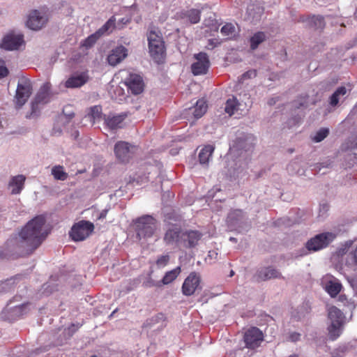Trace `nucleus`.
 <instances>
[{
  "instance_id": "obj_18",
  "label": "nucleus",
  "mask_w": 357,
  "mask_h": 357,
  "mask_svg": "<svg viewBox=\"0 0 357 357\" xmlns=\"http://www.w3.org/2000/svg\"><path fill=\"white\" fill-rule=\"evenodd\" d=\"M22 43V35H15L10 32L3 37L0 47L6 50H17Z\"/></svg>"
},
{
  "instance_id": "obj_30",
  "label": "nucleus",
  "mask_w": 357,
  "mask_h": 357,
  "mask_svg": "<svg viewBox=\"0 0 357 357\" xmlns=\"http://www.w3.org/2000/svg\"><path fill=\"white\" fill-rule=\"evenodd\" d=\"M207 104L204 99H199L197 101L194 108L193 115L195 118H201L206 112Z\"/></svg>"
},
{
  "instance_id": "obj_29",
  "label": "nucleus",
  "mask_w": 357,
  "mask_h": 357,
  "mask_svg": "<svg viewBox=\"0 0 357 357\" xmlns=\"http://www.w3.org/2000/svg\"><path fill=\"white\" fill-rule=\"evenodd\" d=\"M22 188V175L14 176L9 183V188L12 194H18Z\"/></svg>"
},
{
  "instance_id": "obj_43",
  "label": "nucleus",
  "mask_w": 357,
  "mask_h": 357,
  "mask_svg": "<svg viewBox=\"0 0 357 357\" xmlns=\"http://www.w3.org/2000/svg\"><path fill=\"white\" fill-rule=\"evenodd\" d=\"M169 259L170 257L169 255L159 256L155 261L156 266L159 268H164L168 264Z\"/></svg>"
},
{
  "instance_id": "obj_52",
  "label": "nucleus",
  "mask_w": 357,
  "mask_h": 357,
  "mask_svg": "<svg viewBox=\"0 0 357 357\" xmlns=\"http://www.w3.org/2000/svg\"><path fill=\"white\" fill-rule=\"evenodd\" d=\"M8 74V68L3 64H0V78L7 76Z\"/></svg>"
},
{
  "instance_id": "obj_36",
  "label": "nucleus",
  "mask_w": 357,
  "mask_h": 357,
  "mask_svg": "<svg viewBox=\"0 0 357 357\" xmlns=\"http://www.w3.org/2000/svg\"><path fill=\"white\" fill-rule=\"evenodd\" d=\"M52 174L56 180L65 181L68 178V174L64 172L63 167L61 165L53 167L52 169Z\"/></svg>"
},
{
  "instance_id": "obj_50",
  "label": "nucleus",
  "mask_w": 357,
  "mask_h": 357,
  "mask_svg": "<svg viewBox=\"0 0 357 357\" xmlns=\"http://www.w3.org/2000/svg\"><path fill=\"white\" fill-rule=\"evenodd\" d=\"M130 20L128 18L123 17L119 20L117 23H116V28L121 29L126 24H128Z\"/></svg>"
},
{
  "instance_id": "obj_46",
  "label": "nucleus",
  "mask_w": 357,
  "mask_h": 357,
  "mask_svg": "<svg viewBox=\"0 0 357 357\" xmlns=\"http://www.w3.org/2000/svg\"><path fill=\"white\" fill-rule=\"evenodd\" d=\"M101 110V107L97 105L91 108V116L93 120L98 119L100 116Z\"/></svg>"
},
{
  "instance_id": "obj_11",
  "label": "nucleus",
  "mask_w": 357,
  "mask_h": 357,
  "mask_svg": "<svg viewBox=\"0 0 357 357\" xmlns=\"http://www.w3.org/2000/svg\"><path fill=\"white\" fill-rule=\"evenodd\" d=\"M202 236V233L198 230L185 229L181 233V245L185 248H194L198 245Z\"/></svg>"
},
{
  "instance_id": "obj_20",
  "label": "nucleus",
  "mask_w": 357,
  "mask_h": 357,
  "mask_svg": "<svg viewBox=\"0 0 357 357\" xmlns=\"http://www.w3.org/2000/svg\"><path fill=\"white\" fill-rule=\"evenodd\" d=\"M128 114L123 112L119 114L105 115L104 121L106 126L111 130L122 128L124 120L127 118Z\"/></svg>"
},
{
  "instance_id": "obj_6",
  "label": "nucleus",
  "mask_w": 357,
  "mask_h": 357,
  "mask_svg": "<svg viewBox=\"0 0 357 357\" xmlns=\"http://www.w3.org/2000/svg\"><path fill=\"white\" fill-rule=\"evenodd\" d=\"M135 225L139 237L150 238L155 230V220L151 215H144L135 221Z\"/></svg>"
},
{
  "instance_id": "obj_35",
  "label": "nucleus",
  "mask_w": 357,
  "mask_h": 357,
  "mask_svg": "<svg viewBox=\"0 0 357 357\" xmlns=\"http://www.w3.org/2000/svg\"><path fill=\"white\" fill-rule=\"evenodd\" d=\"M347 93V89L344 86H340L332 94L330 98V105L333 107L336 106L339 102V97L343 96Z\"/></svg>"
},
{
  "instance_id": "obj_2",
  "label": "nucleus",
  "mask_w": 357,
  "mask_h": 357,
  "mask_svg": "<svg viewBox=\"0 0 357 357\" xmlns=\"http://www.w3.org/2000/svg\"><path fill=\"white\" fill-rule=\"evenodd\" d=\"M328 315L331 321V325L328 327V337L331 340L334 341L342 333L345 316L335 306H331L328 309Z\"/></svg>"
},
{
  "instance_id": "obj_41",
  "label": "nucleus",
  "mask_w": 357,
  "mask_h": 357,
  "mask_svg": "<svg viewBox=\"0 0 357 357\" xmlns=\"http://www.w3.org/2000/svg\"><path fill=\"white\" fill-rule=\"evenodd\" d=\"M348 350L349 347L347 344H341L331 352V357H344Z\"/></svg>"
},
{
  "instance_id": "obj_40",
  "label": "nucleus",
  "mask_w": 357,
  "mask_h": 357,
  "mask_svg": "<svg viewBox=\"0 0 357 357\" xmlns=\"http://www.w3.org/2000/svg\"><path fill=\"white\" fill-rule=\"evenodd\" d=\"M14 102L15 105V108L19 109L22 106V84L20 82L17 84V88L16 90V95L14 98Z\"/></svg>"
},
{
  "instance_id": "obj_23",
  "label": "nucleus",
  "mask_w": 357,
  "mask_h": 357,
  "mask_svg": "<svg viewBox=\"0 0 357 357\" xmlns=\"http://www.w3.org/2000/svg\"><path fill=\"white\" fill-rule=\"evenodd\" d=\"M321 283L325 290H341L342 286L340 280L332 275H326L321 280Z\"/></svg>"
},
{
  "instance_id": "obj_3",
  "label": "nucleus",
  "mask_w": 357,
  "mask_h": 357,
  "mask_svg": "<svg viewBox=\"0 0 357 357\" xmlns=\"http://www.w3.org/2000/svg\"><path fill=\"white\" fill-rule=\"evenodd\" d=\"M149 49L151 56L160 63L165 56V46L160 31L151 30L148 33Z\"/></svg>"
},
{
  "instance_id": "obj_9",
  "label": "nucleus",
  "mask_w": 357,
  "mask_h": 357,
  "mask_svg": "<svg viewBox=\"0 0 357 357\" xmlns=\"http://www.w3.org/2000/svg\"><path fill=\"white\" fill-rule=\"evenodd\" d=\"M94 225L89 221L81 220L75 223L70 231V236L75 241L86 239L93 232Z\"/></svg>"
},
{
  "instance_id": "obj_64",
  "label": "nucleus",
  "mask_w": 357,
  "mask_h": 357,
  "mask_svg": "<svg viewBox=\"0 0 357 357\" xmlns=\"http://www.w3.org/2000/svg\"><path fill=\"white\" fill-rule=\"evenodd\" d=\"M356 297H357V291H356Z\"/></svg>"
},
{
  "instance_id": "obj_38",
  "label": "nucleus",
  "mask_w": 357,
  "mask_h": 357,
  "mask_svg": "<svg viewBox=\"0 0 357 357\" xmlns=\"http://www.w3.org/2000/svg\"><path fill=\"white\" fill-rule=\"evenodd\" d=\"M237 105L238 101L236 98L233 97L232 98L228 99L225 103V112L227 113L229 116H231L234 114Z\"/></svg>"
},
{
  "instance_id": "obj_16",
  "label": "nucleus",
  "mask_w": 357,
  "mask_h": 357,
  "mask_svg": "<svg viewBox=\"0 0 357 357\" xmlns=\"http://www.w3.org/2000/svg\"><path fill=\"white\" fill-rule=\"evenodd\" d=\"M282 278L281 273L273 266L263 267L257 270L254 278L256 281H266Z\"/></svg>"
},
{
  "instance_id": "obj_33",
  "label": "nucleus",
  "mask_w": 357,
  "mask_h": 357,
  "mask_svg": "<svg viewBox=\"0 0 357 357\" xmlns=\"http://www.w3.org/2000/svg\"><path fill=\"white\" fill-rule=\"evenodd\" d=\"M309 26L314 29H322L325 26L324 19L321 16H312L308 19Z\"/></svg>"
},
{
  "instance_id": "obj_27",
  "label": "nucleus",
  "mask_w": 357,
  "mask_h": 357,
  "mask_svg": "<svg viewBox=\"0 0 357 357\" xmlns=\"http://www.w3.org/2000/svg\"><path fill=\"white\" fill-rule=\"evenodd\" d=\"M116 18L114 16H112L106 22L105 24H103L100 29L97 30L98 32L101 36H103L105 34H109L111 33L115 28H116Z\"/></svg>"
},
{
  "instance_id": "obj_47",
  "label": "nucleus",
  "mask_w": 357,
  "mask_h": 357,
  "mask_svg": "<svg viewBox=\"0 0 357 357\" xmlns=\"http://www.w3.org/2000/svg\"><path fill=\"white\" fill-rule=\"evenodd\" d=\"M257 76V71L255 70H250L245 73H243L241 76V79L245 80L246 79H250L252 77H255Z\"/></svg>"
},
{
  "instance_id": "obj_10",
  "label": "nucleus",
  "mask_w": 357,
  "mask_h": 357,
  "mask_svg": "<svg viewBox=\"0 0 357 357\" xmlns=\"http://www.w3.org/2000/svg\"><path fill=\"white\" fill-rule=\"evenodd\" d=\"M193 58L195 61L191 65L192 73L195 76L206 75L211 65L208 54L201 52L195 54Z\"/></svg>"
},
{
  "instance_id": "obj_34",
  "label": "nucleus",
  "mask_w": 357,
  "mask_h": 357,
  "mask_svg": "<svg viewBox=\"0 0 357 357\" xmlns=\"http://www.w3.org/2000/svg\"><path fill=\"white\" fill-rule=\"evenodd\" d=\"M347 93V89L344 86H340L332 94L330 98V105L333 107L336 106L339 102V97L343 96Z\"/></svg>"
},
{
  "instance_id": "obj_5",
  "label": "nucleus",
  "mask_w": 357,
  "mask_h": 357,
  "mask_svg": "<svg viewBox=\"0 0 357 357\" xmlns=\"http://www.w3.org/2000/svg\"><path fill=\"white\" fill-rule=\"evenodd\" d=\"M49 18L50 12L47 8L33 10L28 15L26 24L30 29L38 31L47 24Z\"/></svg>"
},
{
  "instance_id": "obj_62",
  "label": "nucleus",
  "mask_w": 357,
  "mask_h": 357,
  "mask_svg": "<svg viewBox=\"0 0 357 357\" xmlns=\"http://www.w3.org/2000/svg\"><path fill=\"white\" fill-rule=\"evenodd\" d=\"M294 124H296V123H298V120H296V119H294Z\"/></svg>"
},
{
  "instance_id": "obj_53",
  "label": "nucleus",
  "mask_w": 357,
  "mask_h": 357,
  "mask_svg": "<svg viewBox=\"0 0 357 357\" xmlns=\"http://www.w3.org/2000/svg\"><path fill=\"white\" fill-rule=\"evenodd\" d=\"M243 211L242 210H240V209H236V210H234L233 211H231L229 214V216L231 218H233L234 216H236V217H242L243 216Z\"/></svg>"
},
{
  "instance_id": "obj_13",
  "label": "nucleus",
  "mask_w": 357,
  "mask_h": 357,
  "mask_svg": "<svg viewBox=\"0 0 357 357\" xmlns=\"http://www.w3.org/2000/svg\"><path fill=\"white\" fill-rule=\"evenodd\" d=\"M167 316L162 312H159L146 319L142 324V328L147 330L154 329L161 331L167 326Z\"/></svg>"
},
{
  "instance_id": "obj_56",
  "label": "nucleus",
  "mask_w": 357,
  "mask_h": 357,
  "mask_svg": "<svg viewBox=\"0 0 357 357\" xmlns=\"http://www.w3.org/2000/svg\"><path fill=\"white\" fill-rule=\"evenodd\" d=\"M86 301L87 302H89L91 305H93V298L90 297V298H89V300H87V299L86 298Z\"/></svg>"
},
{
  "instance_id": "obj_45",
  "label": "nucleus",
  "mask_w": 357,
  "mask_h": 357,
  "mask_svg": "<svg viewBox=\"0 0 357 357\" xmlns=\"http://www.w3.org/2000/svg\"><path fill=\"white\" fill-rule=\"evenodd\" d=\"M82 324L79 323L72 324L68 328L65 329L64 332L68 336L72 337L74 333L81 327Z\"/></svg>"
},
{
  "instance_id": "obj_37",
  "label": "nucleus",
  "mask_w": 357,
  "mask_h": 357,
  "mask_svg": "<svg viewBox=\"0 0 357 357\" xmlns=\"http://www.w3.org/2000/svg\"><path fill=\"white\" fill-rule=\"evenodd\" d=\"M220 32L224 36H226L227 38L230 39L235 36L236 28L233 24L226 23L221 28Z\"/></svg>"
},
{
  "instance_id": "obj_21",
  "label": "nucleus",
  "mask_w": 357,
  "mask_h": 357,
  "mask_svg": "<svg viewBox=\"0 0 357 357\" xmlns=\"http://www.w3.org/2000/svg\"><path fill=\"white\" fill-rule=\"evenodd\" d=\"M199 289H202L199 273H190L183 284L182 290H198Z\"/></svg>"
},
{
  "instance_id": "obj_57",
  "label": "nucleus",
  "mask_w": 357,
  "mask_h": 357,
  "mask_svg": "<svg viewBox=\"0 0 357 357\" xmlns=\"http://www.w3.org/2000/svg\"><path fill=\"white\" fill-rule=\"evenodd\" d=\"M105 217V213H102L100 215V218H104Z\"/></svg>"
},
{
  "instance_id": "obj_63",
  "label": "nucleus",
  "mask_w": 357,
  "mask_h": 357,
  "mask_svg": "<svg viewBox=\"0 0 357 357\" xmlns=\"http://www.w3.org/2000/svg\"><path fill=\"white\" fill-rule=\"evenodd\" d=\"M115 312H116V310L113 311V312L112 313V314H111V315H112L113 314H114V313H115Z\"/></svg>"
},
{
  "instance_id": "obj_44",
  "label": "nucleus",
  "mask_w": 357,
  "mask_h": 357,
  "mask_svg": "<svg viewBox=\"0 0 357 357\" xmlns=\"http://www.w3.org/2000/svg\"><path fill=\"white\" fill-rule=\"evenodd\" d=\"M32 93V85L29 79L24 77V98H29Z\"/></svg>"
},
{
  "instance_id": "obj_25",
  "label": "nucleus",
  "mask_w": 357,
  "mask_h": 357,
  "mask_svg": "<svg viewBox=\"0 0 357 357\" xmlns=\"http://www.w3.org/2000/svg\"><path fill=\"white\" fill-rule=\"evenodd\" d=\"M181 272V266H177L175 268L165 273L164 277L162 278L161 282L163 284H169L174 282L178 276L180 275Z\"/></svg>"
},
{
  "instance_id": "obj_32",
  "label": "nucleus",
  "mask_w": 357,
  "mask_h": 357,
  "mask_svg": "<svg viewBox=\"0 0 357 357\" xmlns=\"http://www.w3.org/2000/svg\"><path fill=\"white\" fill-rule=\"evenodd\" d=\"M266 40V35L262 31L255 33L250 38V47L252 50L257 48L259 44Z\"/></svg>"
},
{
  "instance_id": "obj_14",
  "label": "nucleus",
  "mask_w": 357,
  "mask_h": 357,
  "mask_svg": "<svg viewBox=\"0 0 357 357\" xmlns=\"http://www.w3.org/2000/svg\"><path fill=\"white\" fill-rule=\"evenodd\" d=\"M264 340L262 332L257 327L248 329L244 335V342L247 348L258 347Z\"/></svg>"
},
{
  "instance_id": "obj_49",
  "label": "nucleus",
  "mask_w": 357,
  "mask_h": 357,
  "mask_svg": "<svg viewBox=\"0 0 357 357\" xmlns=\"http://www.w3.org/2000/svg\"><path fill=\"white\" fill-rule=\"evenodd\" d=\"M301 333L297 332H291L289 333V339L290 341L293 342H296L300 340L301 339Z\"/></svg>"
},
{
  "instance_id": "obj_26",
  "label": "nucleus",
  "mask_w": 357,
  "mask_h": 357,
  "mask_svg": "<svg viewBox=\"0 0 357 357\" xmlns=\"http://www.w3.org/2000/svg\"><path fill=\"white\" fill-rule=\"evenodd\" d=\"M331 298L337 297V301L342 303L344 305L347 306L350 310L355 308L354 302L351 299H348L344 294H339L340 291H327Z\"/></svg>"
},
{
  "instance_id": "obj_19",
  "label": "nucleus",
  "mask_w": 357,
  "mask_h": 357,
  "mask_svg": "<svg viewBox=\"0 0 357 357\" xmlns=\"http://www.w3.org/2000/svg\"><path fill=\"white\" fill-rule=\"evenodd\" d=\"M128 56V50L123 45L117 46L113 49L107 56L109 65L115 66L121 63Z\"/></svg>"
},
{
  "instance_id": "obj_39",
  "label": "nucleus",
  "mask_w": 357,
  "mask_h": 357,
  "mask_svg": "<svg viewBox=\"0 0 357 357\" xmlns=\"http://www.w3.org/2000/svg\"><path fill=\"white\" fill-rule=\"evenodd\" d=\"M310 305L308 301L304 302L302 305L298 307L297 315L293 314V317L296 320H300L302 317H305V315L310 312Z\"/></svg>"
},
{
  "instance_id": "obj_58",
  "label": "nucleus",
  "mask_w": 357,
  "mask_h": 357,
  "mask_svg": "<svg viewBox=\"0 0 357 357\" xmlns=\"http://www.w3.org/2000/svg\"><path fill=\"white\" fill-rule=\"evenodd\" d=\"M234 275V271H231L229 276L232 277Z\"/></svg>"
},
{
  "instance_id": "obj_15",
  "label": "nucleus",
  "mask_w": 357,
  "mask_h": 357,
  "mask_svg": "<svg viewBox=\"0 0 357 357\" xmlns=\"http://www.w3.org/2000/svg\"><path fill=\"white\" fill-rule=\"evenodd\" d=\"M90 79L89 71L75 73L65 82V87L68 89L79 88L86 84Z\"/></svg>"
},
{
  "instance_id": "obj_59",
  "label": "nucleus",
  "mask_w": 357,
  "mask_h": 357,
  "mask_svg": "<svg viewBox=\"0 0 357 357\" xmlns=\"http://www.w3.org/2000/svg\"><path fill=\"white\" fill-rule=\"evenodd\" d=\"M289 357H298V356L296 354H292V355H290Z\"/></svg>"
},
{
  "instance_id": "obj_22",
  "label": "nucleus",
  "mask_w": 357,
  "mask_h": 357,
  "mask_svg": "<svg viewBox=\"0 0 357 357\" xmlns=\"http://www.w3.org/2000/svg\"><path fill=\"white\" fill-rule=\"evenodd\" d=\"M183 230L179 227H173L169 229L165 234L163 240L167 245H172L174 243L177 245H181V233Z\"/></svg>"
},
{
  "instance_id": "obj_48",
  "label": "nucleus",
  "mask_w": 357,
  "mask_h": 357,
  "mask_svg": "<svg viewBox=\"0 0 357 357\" xmlns=\"http://www.w3.org/2000/svg\"><path fill=\"white\" fill-rule=\"evenodd\" d=\"M220 43H221V42L219 41V40H218V39H215V38L209 39L207 48L212 50L214 47L220 45Z\"/></svg>"
},
{
  "instance_id": "obj_1",
  "label": "nucleus",
  "mask_w": 357,
  "mask_h": 357,
  "mask_svg": "<svg viewBox=\"0 0 357 357\" xmlns=\"http://www.w3.org/2000/svg\"><path fill=\"white\" fill-rule=\"evenodd\" d=\"M46 220L43 215H38L24 227V256L31 255L39 247L48 234L45 228Z\"/></svg>"
},
{
  "instance_id": "obj_60",
  "label": "nucleus",
  "mask_w": 357,
  "mask_h": 357,
  "mask_svg": "<svg viewBox=\"0 0 357 357\" xmlns=\"http://www.w3.org/2000/svg\"><path fill=\"white\" fill-rule=\"evenodd\" d=\"M22 231H20V232L18 233L19 236L22 238Z\"/></svg>"
},
{
  "instance_id": "obj_42",
  "label": "nucleus",
  "mask_w": 357,
  "mask_h": 357,
  "mask_svg": "<svg viewBox=\"0 0 357 357\" xmlns=\"http://www.w3.org/2000/svg\"><path fill=\"white\" fill-rule=\"evenodd\" d=\"M329 134L328 128H322L319 130L315 135L312 137V140L315 142H320L324 140Z\"/></svg>"
},
{
  "instance_id": "obj_54",
  "label": "nucleus",
  "mask_w": 357,
  "mask_h": 357,
  "mask_svg": "<svg viewBox=\"0 0 357 357\" xmlns=\"http://www.w3.org/2000/svg\"><path fill=\"white\" fill-rule=\"evenodd\" d=\"M349 149L351 150L357 149V137L352 142H351Z\"/></svg>"
},
{
  "instance_id": "obj_28",
  "label": "nucleus",
  "mask_w": 357,
  "mask_h": 357,
  "mask_svg": "<svg viewBox=\"0 0 357 357\" xmlns=\"http://www.w3.org/2000/svg\"><path fill=\"white\" fill-rule=\"evenodd\" d=\"M183 17L186 18L191 24H197L200 21L201 11L192 8L183 13Z\"/></svg>"
},
{
  "instance_id": "obj_31",
  "label": "nucleus",
  "mask_w": 357,
  "mask_h": 357,
  "mask_svg": "<svg viewBox=\"0 0 357 357\" xmlns=\"http://www.w3.org/2000/svg\"><path fill=\"white\" fill-rule=\"evenodd\" d=\"M102 36L97 31L89 36L81 43V47L86 50L92 47Z\"/></svg>"
},
{
  "instance_id": "obj_4",
  "label": "nucleus",
  "mask_w": 357,
  "mask_h": 357,
  "mask_svg": "<svg viewBox=\"0 0 357 357\" xmlns=\"http://www.w3.org/2000/svg\"><path fill=\"white\" fill-rule=\"evenodd\" d=\"M50 84L45 83L37 93L34 100L31 102V112L26 114V119H35L39 116L40 105L50 101Z\"/></svg>"
},
{
  "instance_id": "obj_61",
  "label": "nucleus",
  "mask_w": 357,
  "mask_h": 357,
  "mask_svg": "<svg viewBox=\"0 0 357 357\" xmlns=\"http://www.w3.org/2000/svg\"><path fill=\"white\" fill-rule=\"evenodd\" d=\"M354 15H355V17L357 18V8H356V12L354 13Z\"/></svg>"
},
{
  "instance_id": "obj_12",
  "label": "nucleus",
  "mask_w": 357,
  "mask_h": 357,
  "mask_svg": "<svg viewBox=\"0 0 357 357\" xmlns=\"http://www.w3.org/2000/svg\"><path fill=\"white\" fill-rule=\"evenodd\" d=\"M125 85L128 91L134 95L142 93L144 89V82L141 75L135 73H130L125 79Z\"/></svg>"
},
{
  "instance_id": "obj_17",
  "label": "nucleus",
  "mask_w": 357,
  "mask_h": 357,
  "mask_svg": "<svg viewBox=\"0 0 357 357\" xmlns=\"http://www.w3.org/2000/svg\"><path fill=\"white\" fill-rule=\"evenodd\" d=\"M114 153L116 157L121 162H128L132 157V152L128 143L125 142H119L115 144Z\"/></svg>"
},
{
  "instance_id": "obj_8",
  "label": "nucleus",
  "mask_w": 357,
  "mask_h": 357,
  "mask_svg": "<svg viewBox=\"0 0 357 357\" xmlns=\"http://www.w3.org/2000/svg\"><path fill=\"white\" fill-rule=\"evenodd\" d=\"M336 238L333 232H324L311 238L306 243V248L310 251H318L326 248Z\"/></svg>"
},
{
  "instance_id": "obj_24",
  "label": "nucleus",
  "mask_w": 357,
  "mask_h": 357,
  "mask_svg": "<svg viewBox=\"0 0 357 357\" xmlns=\"http://www.w3.org/2000/svg\"><path fill=\"white\" fill-rule=\"evenodd\" d=\"M214 149L215 148L212 145H206L202 148L199 153V162L203 165L208 164Z\"/></svg>"
},
{
  "instance_id": "obj_55",
  "label": "nucleus",
  "mask_w": 357,
  "mask_h": 357,
  "mask_svg": "<svg viewBox=\"0 0 357 357\" xmlns=\"http://www.w3.org/2000/svg\"><path fill=\"white\" fill-rule=\"evenodd\" d=\"M183 294L186 296H190L192 295H193L195 291H182Z\"/></svg>"
},
{
  "instance_id": "obj_51",
  "label": "nucleus",
  "mask_w": 357,
  "mask_h": 357,
  "mask_svg": "<svg viewBox=\"0 0 357 357\" xmlns=\"http://www.w3.org/2000/svg\"><path fill=\"white\" fill-rule=\"evenodd\" d=\"M349 257H351L354 265L357 266V246L349 253Z\"/></svg>"
},
{
  "instance_id": "obj_7",
  "label": "nucleus",
  "mask_w": 357,
  "mask_h": 357,
  "mask_svg": "<svg viewBox=\"0 0 357 357\" xmlns=\"http://www.w3.org/2000/svg\"><path fill=\"white\" fill-rule=\"evenodd\" d=\"M22 314V303H21V296H15L12 300H10L6 307L1 313V317L3 320L13 321L20 317Z\"/></svg>"
}]
</instances>
